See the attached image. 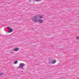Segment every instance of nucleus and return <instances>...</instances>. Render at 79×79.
Instances as JSON below:
<instances>
[{"label":"nucleus","instance_id":"39448f33","mask_svg":"<svg viewBox=\"0 0 79 79\" xmlns=\"http://www.w3.org/2000/svg\"><path fill=\"white\" fill-rule=\"evenodd\" d=\"M38 23H42L44 22V20L42 19H39L38 20Z\"/></svg>","mask_w":79,"mask_h":79},{"label":"nucleus","instance_id":"9b49d317","mask_svg":"<svg viewBox=\"0 0 79 79\" xmlns=\"http://www.w3.org/2000/svg\"><path fill=\"white\" fill-rule=\"evenodd\" d=\"M29 2H31V1H30Z\"/></svg>","mask_w":79,"mask_h":79},{"label":"nucleus","instance_id":"f03ea898","mask_svg":"<svg viewBox=\"0 0 79 79\" xmlns=\"http://www.w3.org/2000/svg\"><path fill=\"white\" fill-rule=\"evenodd\" d=\"M7 29L9 30V31H8V33H11L13 31V29L12 28H11L10 27H8Z\"/></svg>","mask_w":79,"mask_h":79},{"label":"nucleus","instance_id":"9d476101","mask_svg":"<svg viewBox=\"0 0 79 79\" xmlns=\"http://www.w3.org/2000/svg\"><path fill=\"white\" fill-rule=\"evenodd\" d=\"M3 75V73H0V76H2Z\"/></svg>","mask_w":79,"mask_h":79},{"label":"nucleus","instance_id":"7ed1b4c3","mask_svg":"<svg viewBox=\"0 0 79 79\" xmlns=\"http://www.w3.org/2000/svg\"><path fill=\"white\" fill-rule=\"evenodd\" d=\"M24 65H25L24 64L21 63L19 64V68H23L24 66Z\"/></svg>","mask_w":79,"mask_h":79},{"label":"nucleus","instance_id":"6e6552de","mask_svg":"<svg viewBox=\"0 0 79 79\" xmlns=\"http://www.w3.org/2000/svg\"><path fill=\"white\" fill-rule=\"evenodd\" d=\"M42 0H35L36 2H40V1H42Z\"/></svg>","mask_w":79,"mask_h":79},{"label":"nucleus","instance_id":"1a4fd4ad","mask_svg":"<svg viewBox=\"0 0 79 79\" xmlns=\"http://www.w3.org/2000/svg\"><path fill=\"white\" fill-rule=\"evenodd\" d=\"M76 39H77V40L79 39V36H77L76 38Z\"/></svg>","mask_w":79,"mask_h":79},{"label":"nucleus","instance_id":"423d86ee","mask_svg":"<svg viewBox=\"0 0 79 79\" xmlns=\"http://www.w3.org/2000/svg\"><path fill=\"white\" fill-rule=\"evenodd\" d=\"M19 50V48H14V50L15 52H18Z\"/></svg>","mask_w":79,"mask_h":79},{"label":"nucleus","instance_id":"f257e3e1","mask_svg":"<svg viewBox=\"0 0 79 79\" xmlns=\"http://www.w3.org/2000/svg\"><path fill=\"white\" fill-rule=\"evenodd\" d=\"M42 18H43V16H42L37 15L33 17L32 19V21L34 23H37L38 22L39 20L38 19H42Z\"/></svg>","mask_w":79,"mask_h":79},{"label":"nucleus","instance_id":"0eeeda50","mask_svg":"<svg viewBox=\"0 0 79 79\" xmlns=\"http://www.w3.org/2000/svg\"><path fill=\"white\" fill-rule=\"evenodd\" d=\"M14 64H17L18 63V61H16L14 62Z\"/></svg>","mask_w":79,"mask_h":79},{"label":"nucleus","instance_id":"20e7f679","mask_svg":"<svg viewBox=\"0 0 79 79\" xmlns=\"http://www.w3.org/2000/svg\"><path fill=\"white\" fill-rule=\"evenodd\" d=\"M51 64H55L56 63V60H51Z\"/></svg>","mask_w":79,"mask_h":79}]
</instances>
